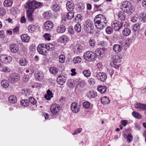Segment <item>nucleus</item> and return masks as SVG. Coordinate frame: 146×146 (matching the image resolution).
Instances as JSON below:
<instances>
[{"instance_id":"nucleus-1","label":"nucleus","mask_w":146,"mask_h":146,"mask_svg":"<svg viewBox=\"0 0 146 146\" xmlns=\"http://www.w3.org/2000/svg\"><path fill=\"white\" fill-rule=\"evenodd\" d=\"M122 7L124 12L129 15H131L134 11V9L133 8L129 1H125L123 2L122 4Z\"/></svg>"},{"instance_id":"nucleus-2","label":"nucleus","mask_w":146,"mask_h":146,"mask_svg":"<svg viewBox=\"0 0 146 146\" xmlns=\"http://www.w3.org/2000/svg\"><path fill=\"white\" fill-rule=\"evenodd\" d=\"M41 6L42 4L41 2H37L35 0H32V1H29L27 3L26 8L34 11L35 8H38Z\"/></svg>"},{"instance_id":"nucleus-3","label":"nucleus","mask_w":146,"mask_h":146,"mask_svg":"<svg viewBox=\"0 0 146 146\" xmlns=\"http://www.w3.org/2000/svg\"><path fill=\"white\" fill-rule=\"evenodd\" d=\"M84 59L88 61H92L96 59V56L94 52L89 51L84 53Z\"/></svg>"},{"instance_id":"nucleus-4","label":"nucleus","mask_w":146,"mask_h":146,"mask_svg":"<svg viewBox=\"0 0 146 146\" xmlns=\"http://www.w3.org/2000/svg\"><path fill=\"white\" fill-rule=\"evenodd\" d=\"M121 61V58L119 56L117 55L113 56L110 64L112 66L118 69L119 68L118 63Z\"/></svg>"},{"instance_id":"nucleus-5","label":"nucleus","mask_w":146,"mask_h":146,"mask_svg":"<svg viewBox=\"0 0 146 146\" xmlns=\"http://www.w3.org/2000/svg\"><path fill=\"white\" fill-rule=\"evenodd\" d=\"M123 23L115 20L113 21L111 23V26L116 31H119L122 27Z\"/></svg>"},{"instance_id":"nucleus-6","label":"nucleus","mask_w":146,"mask_h":146,"mask_svg":"<svg viewBox=\"0 0 146 146\" xmlns=\"http://www.w3.org/2000/svg\"><path fill=\"white\" fill-rule=\"evenodd\" d=\"M20 79V77L18 74L13 73L10 74L9 80L10 83L14 84L16 82L19 80Z\"/></svg>"},{"instance_id":"nucleus-7","label":"nucleus","mask_w":146,"mask_h":146,"mask_svg":"<svg viewBox=\"0 0 146 146\" xmlns=\"http://www.w3.org/2000/svg\"><path fill=\"white\" fill-rule=\"evenodd\" d=\"M45 44H41L38 45L37 47V51L40 54L45 56L48 53Z\"/></svg>"},{"instance_id":"nucleus-8","label":"nucleus","mask_w":146,"mask_h":146,"mask_svg":"<svg viewBox=\"0 0 146 146\" xmlns=\"http://www.w3.org/2000/svg\"><path fill=\"white\" fill-rule=\"evenodd\" d=\"M80 105L78 103L74 102L71 104L70 107L71 109L73 112L77 113L80 111Z\"/></svg>"},{"instance_id":"nucleus-9","label":"nucleus","mask_w":146,"mask_h":146,"mask_svg":"<svg viewBox=\"0 0 146 146\" xmlns=\"http://www.w3.org/2000/svg\"><path fill=\"white\" fill-rule=\"evenodd\" d=\"M93 27V24L92 22L90 20H87L84 25V29L88 33L89 31L91 30Z\"/></svg>"},{"instance_id":"nucleus-10","label":"nucleus","mask_w":146,"mask_h":146,"mask_svg":"<svg viewBox=\"0 0 146 146\" xmlns=\"http://www.w3.org/2000/svg\"><path fill=\"white\" fill-rule=\"evenodd\" d=\"M71 46L72 47H73V49L74 52L75 53L79 54L82 52L83 51V47L80 44H78L74 46L72 45Z\"/></svg>"},{"instance_id":"nucleus-11","label":"nucleus","mask_w":146,"mask_h":146,"mask_svg":"<svg viewBox=\"0 0 146 146\" xmlns=\"http://www.w3.org/2000/svg\"><path fill=\"white\" fill-rule=\"evenodd\" d=\"M94 20H96V21H98L101 23H107V21L106 20L105 17L103 15L101 14H99L96 16Z\"/></svg>"},{"instance_id":"nucleus-12","label":"nucleus","mask_w":146,"mask_h":146,"mask_svg":"<svg viewBox=\"0 0 146 146\" xmlns=\"http://www.w3.org/2000/svg\"><path fill=\"white\" fill-rule=\"evenodd\" d=\"M61 109L60 106L57 104H54L50 107V110L52 113L53 114H56Z\"/></svg>"},{"instance_id":"nucleus-13","label":"nucleus","mask_w":146,"mask_h":146,"mask_svg":"<svg viewBox=\"0 0 146 146\" xmlns=\"http://www.w3.org/2000/svg\"><path fill=\"white\" fill-rule=\"evenodd\" d=\"M45 29L47 31H49L52 29L54 27L53 23L50 21H47L44 24Z\"/></svg>"},{"instance_id":"nucleus-14","label":"nucleus","mask_w":146,"mask_h":146,"mask_svg":"<svg viewBox=\"0 0 146 146\" xmlns=\"http://www.w3.org/2000/svg\"><path fill=\"white\" fill-rule=\"evenodd\" d=\"M96 77L98 80L103 82L105 81L107 78L106 75L102 72H98L96 74Z\"/></svg>"},{"instance_id":"nucleus-15","label":"nucleus","mask_w":146,"mask_h":146,"mask_svg":"<svg viewBox=\"0 0 146 146\" xmlns=\"http://www.w3.org/2000/svg\"><path fill=\"white\" fill-rule=\"evenodd\" d=\"M95 22V25L96 28L99 29H103L104 27L107 25V23H101L99 21L96 20H94Z\"/></svg>"},{"instance_id":"nucleus-16","label":"nucleus","mask_w":146,"mask_h":146,"mask_svg":"<svg viewBox=\"0 0 146 146\" xmlns=\"http://www.w3.org/2000/svg\"><path fill=\"white\" fill-rule=\"evenodd\" d=\"M67 79L65 76H59L57 78V82L60 85H62L64 84Z\"/></svg>"},{"instance_id":"nucleus-17","label":"nucleus","mask_w":146,"mask_h":146,"mask_svg":"<svg viewBox=\"0 0 146 146\" xmlns=\"http://www.w3.org/2000/svg\"><path fill=\"white\" fill-rule=\"evenodd\" d=\"M35 79L37 81H41L44 78V74L43 73L38 71H36L35 74Z\"/></svg>"},{"instance_id":"nucleus-18","label":"nucleus","mask_w":146,"mask_h":146,"mask_svg":"<svg viewBox=\"0 0 146 146\" xmlns=\"http://www.w3.org/2000/svg\"><path fill=\"white\" fill-rule=\"evenodd\" d=\"M19 48L18 46L16 44L13 43L10 45V49L12 52L17 53L19 50Z\"/></svg>"},{"instance_id":"nucleus-19","label":"nucleus","mask_w":146,"mask_h":146,"mask_svg":"<svg viewBox=\"0 0 146 146\" xmlns=\"http://www.w3.org/2000/svg\"><path fill=\"white\" fill-rule=\"evenodd\" d=\"M136 109H139L140 110H146V104L137 103L135 106Z\"/></svg>"},{"instance_id":"nucleus-20","label":"nucleus","mask_w":146,"mask_h":146,"mask_svg":"<svg viewBox=\"0 0 146 146\" xmlns=\"http://www.w3.org/2000/svg\"><path fill=\"white\" fill-rule=\"evenodd\" d=\"M66 7L69 11H72L74 7V5L72 1H68L66 4Z\"/></svg>"},{"instance_id":"nucleus-21","label":"nucleus","mask_w":146,"mask_h":146,"mask_svg":"<svg viewBox=\"0 0 146 146\" xmlns=\"http://www.w3.org/2000/svg\"><path fill=\"white\" fill-rule=\"evenodd\" d=\"M123 48L121 46L118 44H114L113 46V49L115 52H120L122 50Z\"/></svg>"},{"instance_id":"nucleus-22","label":"nucleus","mask_w":146,"mask_h":146,"mask_svg":"<svg viewBox=\"0 0 146 146\" xmlns=\"http://www.w3.org/2000/svg\"><path fill=\"white\" fill-rule=\"evenodd\" d=\"M66 29L64 26L60 25L58 26L56 28V31L58 33H64Z\"/></svg>"},{"instance_id":"nucleus-23","label":"nucleus","mask_w":146,"mask_h":146,"mask_svg":"<svg viewBox=\"0 0 146 146\" xmlns=\"http://www.w3.org/2000/svg\"><path fill=\"white\" fill-rule=\"evenodd\" d=\"M68 85L70 87L74 88L77 86V83L76 81L73 80H70L68 82Z\"/></svg>"},{"instance_id":"nucleus-24","label":"nucleus","mask_w":146,"mask_h":146,"mask_svg":"<svg viewBox=\"0 0 146 146\" xmlns=\"http://www.w3.org/2000/svg\"><path fill=\"white\" fill-rule=\"evenodd\" d=\"M45 45L48 52L49 50L52 51L54 49V46L51 43H48L45 44Z\"/></svg>"},{"instance_id":"nucleus-25","label":"nucleus","mask_w":146,"mask_h":146,"mask_svg":"<svg viewBox=\"0 0 146 146\" xmlns=\"http://www.w3.org/2000/svg\"><path fill=\"white\" fill-rule=\"evenodd\" d=\"M33 12L32 10L31 11L29 9H28L27 11V17L28 20L29 21H31L33 20V18L32 17V14Z\"/></svg>"},{"instance_id":"nucleus-26","label":"nucleus","mask_w":146,"mask_h":146,"mask_svg":"<svg viewBox=\"0 0 146 146\" xmlns=\"http://www.w3.org/2000/svg\"><path fill=\"white\" fill-rule=\"evenodd\" d=\"M126 15L121 11L119 12L117 14L118 19L121 21L124 20L126 17Z\"/></svg>"},{"instance_id":"nucleus-27","label":"nucleus","mask_w":146,"mask_h":146,"mask_svg":"<svg viewBox=\"0 0 146 146\" xmlns=\"http://www.w3.org/2000/svg\"><path fill=\"white\" fill-rule=\"evenodd\" d=\"M104 53V50L102 48H98L96 51V54L98 56H102Z\"/></svg>"},{"instance_id":"nucleus-28","label":"nucleus","mask_w":146,"mask_h":146,"mask_svg":"<svg viewBox=\"0 0 146 146\" xmlns=\"http://www.w3.org/2000/svg\"><path fill=\"white\" fill-rule=\"evenodd\" d=\"M97 90L101 93H104L106 91V87L105 86H99L98 87Z\"/></svg>"},{"instance_id":"nucleus-29","label":"nucleus","mask_w":146,"mask_h":146,"mask_svg":"<svg viewBox=\"0 0 146 146\" xmlns=\"http://www.w3.org/2000/svg\"><path fill=\"white\" fill-rule=\"evenodd\" d=\"M131 33L130 29L127 27L125 28L122 31L123 35L125 36H129Z\"/></svg>"},{"instance_id":"nucleus-30","label":"nucleus","mask_w":146,"mask_h":146,"mask_svg":"<svg viewBox=\"0 0 146 146\" xmlns=\"http://www.w3.org/2000/svg\"><path fill=\"white\" fill-rule=\"evenodd\" d=\"M8 101L10 103L14 104L17 101V98L15 96L11 95L9 97Z\"/></svg>"},{"instance_id":"nucleus-31","label":"nucleus","mask_w":146,"mask_h":146,"mask_svg":"<svg viewBox=\"0 0 146 146\" xmlns=\"http://www.w3.org/2000/svg\"><path fill=\"white\" fill-rule=\"evenodd\" d=\"M21 38L23 42H28L30 39L29 36L26 34H23L21 36Z\"/></svg>"},{"instance_id":"nucleus-32","label":"nucleus","mask_w":146,"mask_h":146,"mask_svg":"<svg viewBox=\"0 0 146 146\" xmlns=\"http://www.w3.org/2000/svg\"><path fill=\"white\" fill-rule=\"evenodd\" d=\"M102 103L104 104H108L110 103L109 98L106 96H104L101 99Z\"/></svg>"},{"instance_id":"nucleus-33","label":"nucleus","mask_w":146,"mask_h":146,"mask_svg":"<svg viewBox=\"0 0 146 146\" xmlns=\"http://www.w3.org/2000/svg\"><path fill=\"white\" fill-rule=\"evenodd\" d=\"M69 39L68 37L65 35H63L60 37L58 39L59 41L61 42H66Z\"/></svg>"},{"instance_id":"nucleus-34","label":"nucleus","mask_w":146,"mask_h":146,"mask_svg":"<svg viewBox=\"0 0 146 146\" xmlns=\"http://www.w3.org/2000/svg\"><path fill=\"white\" fill-rule=\"evenodd\" d=\"M19 63L21 66H25L27 65L28 62L27 60L25 58H23L19 60Z\"/></svg>"},{"instance_id":"nucleus-35","label":"nucleus","mask_w":146,"mask_h":146,"mask_svg":"<svg viewBox=\"0 0 146 146\" xmlns=\"http://www.w3.org/2000/svg\"><path fill=\"white\" fill-rule=\"evenodd\" d=\"M1 84L2 87L5 88H8L9 86L8 81L6 80H3L1 82Z\"/></svg>"},{"instance_id":"nucleus-36","label":"nucleus","mask_w":146,"mask_h":146,"mask_svg":"<svg viewBox=\"0 0 146 146\" xmlns=\"http://www.w3.org/2000/svg\"><path fill=\"white\" fill-rule=\"evenodd\" d=\"M88 96L90 98H93L97 96V93L91 90L88 93Z\"/></svg>"},{"instance_id":"nucleus-37","label":"nucleus","mask_w":146,"mask_h":146,"mask_svg":"<svg viewBox=\"0 0 146 146\" xmlns=\"http://www.w3.org/2000/svg\"><path fill=\"white\" fill-rule=\"evenodd\" d=\"M3 3L4 6L5 7H9L12 6L13 1L12 0H5Z\"/></svg>"},{"instance_id":"nucleus-38","label":"nucleus","mask_w":146,"mask_h":146,"mask_svg":"<svg viewBox=\"0 0 146 146\" xmlns=\"http://www.w3.org/2000/svg\"><path fill=\"white\" fill-rule=\"evenodd\" d=\"M52 95V92L49 90H48L47 94L45 96V97L47 100H50L53 97Z\"/></svg>"},{"instance_id":"nucleus-39","label":"nucleus","mask_w":146,"mask_h":146,"mask_svg":"<svg viewBox=\"0 0 146 146\" xmlns=\"http://www.w3.org/2000/svg\"><path fill=\"white\" fill-rule=\"evenodd\" d=\"M21 104L24 106L27 107L29 105V103L28 100L24 99L22 100L21 101Z\"/></svg>"},{"instance_id":"nucleus-40","label":"nucleus","mask_w":146,"mask_h":146,"mask_svg":"<svg viewBox=\"0 0 146 146\" xmlns=\"http://www.w3.org/2000/svg\"><path fill=\"white\" fill-rule=\"evenodd\" d=\"M132 114L134 117L137 119H141L142 117V115L140 113L136 111L133 112Z\"/></svg>"},{"instance_id":"nucleus-41","label":"nucleus","mask_w":146,"mask_h":146,"mask_svg":"<svg viewBox=\"0 0 146 146\" xmlns=\"http://www.w3.org/2000/svg\"><path fill=\"white\" fill-rule=\"evenodd\" d=\"M140 28V25L138 23L134 24L133 26V30L135 33L138 32Z\"/></svg>"},{"instance_id":"nucleus-42","label":"nucleus","mask_w":146,"mask_h":146,"mask_svg":"<svg viewBox=\"0 0 146 146\" xmlns=\"http://www.w3.org/2000/svg\"><path fill=\"white\" fill-rule=\"evenodd\" d=\"M52 9L53 11L55 12L59 11L60 9L59 5L56 3L52 6Z\"/></svg>"},{"instance_id":"nucleus-43","label":"nucleus","mask_w":146,"mask_h":146,"mask_svg":"<svg viewBox=\"0 0 146 146\" xmlns=\"http://www.w3.org/2000/svg\"><path fill=\"white\" fill-rule=\"evenodd\" d=\"M74 29L77 32H80L81 30V25L79 23H77L75 25Z\"/></svg>"},{"instance_id":"nucleus-44","label":"nucleus","mask_w":146,"mask_h":146,"mask_svg":"<svg viewBox=\"0 0 146 146\" xmlns=\"http://www.w3.org/2000/svg\"><path fill=\"white\" fill-rule=\"evenodd\" d=\"M73 62L74 64L80 63L81 61V59L80 56L75 57L73 60Z\"/></svg>"},{"instance_id":"nucleus-45","label":"nucleus","mask_w":146,"mask_h":146,"mask_svg":"<svg viewBox=\"0 0 146 146\" xmlns=\"http://www.w3.org/2000/svg\"><path fill=\"white\" fill-rule=\"evenodd\" d=\"M28 29L29 32L33 33L35 30V27L34 25H30L28 27Z\"/></svg>"},{"instance_id":"nucleus-46","label":"nucleus","mask_w":146,"mask_h":146,"mask_svg":"<svg viewBox=\"0 0 146 146\" xmlns=\"http://www.w3.org/2000/svg\"><path fill=\"white\" fill-rule=\"evenodd\" d=\"M74 16V13L72 12H68L67 15L66 17L68 19H71L73 18Z\"/></svg>"},{"instance_id":"nucleus-47","label":"nucleus","mask_w":146,"mask_h":146,"mask_svg":"<svg viewBox=\"0 0 146 146\" xmlns=\"http://www.w3.org/2000/svg\"><path fill=\"white\" fill-rule=\"evenodd\" d=\"M140 17L142 21L143 22H146V14L143 13L140 14Z\"/></svg>"},{"instance_id":"nucleus-48","label":"nucleus","mask_w":146,"mask_h":146,"mask_svg":"<svg viewBox=\"0 0 146 146\" xmlns=\"http://www.w3.org/2000/svg\"><path fill=\"white\" fill-rule=\"evenodd\" d=\"M83 73L84 76L87 77H89L91 75V72L89 70H85L83 72Z\"/></svg>"},{"instance_id":"nucleus-49","label":"nucleus","mask_w":146,"mask_h":146,"mask_svg":"<svg viewBox=\"0 0 146 146\" xmlns=\"http://www.w3.org/2000/svg\"><path fill=\"white\" fill-rule=\"evenodd\" d=\"M90 103L88 101L84 102L82 105L83 107L86 109H88L90 107Z\"/></svg>"},{"instance_id":"nucleus-50","label":"nucleus","mask_w":146,"mask_h":146,"mask_svg":"<svg viewBox=\"0 0 146 146\" xmlns=\"http://www.w3.org/2000/svg\"><path fill=\"white\" fill-rule=\"evenodd\" d=\"M106 31L107 34H110L112 33L113 30L110 27H108L106 29Z\"/></svg>"},{"instance_id":"nucleus-51","label":"nucleus","mask_w":146,"mask_h":146,"mask_svg":"<svg viewBox=\"0 0 146 146\" xmlns=\"http://www.w3.org/2000/svg\"><path fill=\"white\" fill-rule=\"evenodd\" d=\"M89 44L90 46L92 47H94L95 45V42L94 40L90 39L89 41Z\"/></svg>"},{"instance_id":"nucleus-52","label":"nucleus","mask_w":146,"mask_h":146,"mask_svg":"<svg viewBox=\"0 0 146 146\" xmlns=\"http://www.w3.org/2000/svg\"><path fill=\"white\" fill-rule=\"evenodd\" d=\"M65 57L64 55L61 54L59 56V62L60 63H63L65 60Z\"/></svg>"},{"instance_id":"nucleus-53","label":"nucleus","mask_w":146,"mask_h":146,"mask_svg":"<svg viewBox=\"0 0 146 146\" xmlns=\"http://www.w3.org/2000/svg\"><path fill=\"white\" fill-rule=\"evenodd\" d=\"M86 84V83L84 80H82L81 81L78 82V83L77 86H79L81 88L83 87Z\"/></svg>"},{"instance_id":"nucleus-54","label":"nucleus","mask_w":146,"mask_h":146,"mask_svg":"<svg viewBox=\"0 0 146 146\" xmlns=\"http://www.w3.org/2000/svg\"><path fill=\"white\" fill-rule=\"evenodd\" d=\"M50 72L54 74H56L58 72L57 69L56 68H51L50 69Z\"/></svg>"},{"instance_id":"nucleus-55","label":"nucleus","mask_w":146,"mask_h":146,"mask_svg":"<svg viewBox=\"0 0 146 146\" xmlns=\"http://www.w3.org/2000/svg\"><path fill=\"white\" fill-rule=\"evenodd\" d=\"M29 100L31 103L35 105L36 103V100L33 97H30L29 98Z\"/></svg>"},{"instance_id":"nucleus-56","label":"nucleus","mask_w":146,"mask_h":146,"mask_svg":"<svg viewBox=\"0 0 146 146\" xmlns=\"http://www.w3.org/2000/svg\"><path fill=\"white\" fill-rule=\"evenodd\" d=\"M12 60V58L10 56H7L4 62L5 63H8L10 62Z\"/></svg>"},{"instance_id":"nucleus-57","label":"nucleus","mask_w":146,"mask_h":146,"mask_svg":"<svg viewBox=\"0 0 146 146\" xmlns=\"http://www.w3.org/2000/svg\"><path fill=\"white\" fill-rule=\"evenodd\" d=\"M29 78V76L28 75H25L23 76V81L25 82H27L28 81Z\"/></svg>"},{"instance_id":"nucleus-58","label":"nucleus","mask_w":146,"mask_h":146,"mask_svg":"<svg viewBox=\"0 0 146 146\" xmlns=\"http://www.w3.org/2000/svg\"><path fill=\"white\" fill-rule=\"evenodd\" d=\"M11 12L13 14H15L18 13V9L16 7L12 8L11 9Z\"/></svg>"},{"instance_id":"nucleus-59","label":"nucleus","mask_w":146,"mask_h":146,"mask_svg":"<svg viewBox=\"0 0 146 146\" xmlns=\"http://www.w3.org/2000/svg\"><path fill=\"white\" fill-rule=\"evenodd\" d=\"M44 37L46 40H49L50 39L51 35L49 34L45 33L43 36Z\"/></svg>"},{"instance_id":"nucleus-60","label":"nucleus","mask_w":146,"mask_h":146,"mask_svg":"<svg viewBox=\"0 0 146 146\" xmlns=\"http://www.w3.org/2000/svg\"><path fill=\"white\" fill-rule=\"evenodd\" d=\"M132 135L131 134H129L127 137V142L129 143L131 142L132 141Z\"/></svg>"},{"instance_id":"nucleus-61","label":"nucleus","mask_w":146,"mask_h":146,"mask_svg":"<svg viewBox=\"0 0 146 146\" xmlns=\"http://www.w3.org/2000/svg\"><path fill=\"white\" fill-rule=\"evenodd\" d=\"M2 70L4 72H9L10 71V69L6 66L3 67L2 68Z\"/></svg>"},{"instance_id":"nucleus-62","label":"nucleus","mask_w":146,"mask_h":146,"mask_svg":"<svg viewBox=\"0 0 146 146\" xmlns=\"http://www.w3.org/2000/svg\"><path fill=\"white\" fill-rule=\"evenodd\" d=\"M68 33H70L71 35H73L74 34V30L73 28L72 27H69L68 29Z\"/></svg>"},{"instance_id":"nucleus-63","label":"nucleus","mask_w":146,"mask_h":146,"mask_svg":"<svg viewBox=\"0 0 146 146\" xmlns=\"http://www.w3.org/2000/svg\"><path fill=\"white\" fill-rule=\"evenodd\" d=\"M5 13V10L2 7L0 8V16H3Z\"/></svg>"},{"instance_id":"nucleus-64","label":"nucleus","mask_w":146,"mask_h":146,"mask_svg":"<svg viewBox=\"0 0 146 146\" xmlns=\"http://www.w3.org/2000/svg\"><path fill=\"white\" fill-rule=\"evenodd\" d=\"M88 83L90 85L94 84L95 83V80L94 79L91 78L89 79L88 81Z\"/></svg>"}]
</instances>
